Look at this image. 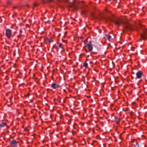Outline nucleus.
I'll return each instance as SVG.
<instances>
[{"mask_svg": "<svg viewBox=\"0 0 147 147\" xmlns=\"http://www.w3.org/2000/svg\"><path fill=\"white\" fill-rule=\"evenodd\" d=\"M75 1H74L73 3H71V4H69L68 6L70 8H73L74 11H77V5L75 4Z\"/></svg>", "mask_w": 147, "mask_h": 147, "instance_id": "nucleus-1", "label": "nucleus"}, {"mask_svg": "<svg viewBox=\"0 0 147 147\" xmlns=\"http://www.w3.org/2000/svg\"><path fill=\"white\" fill-rule=\"evenodd\" d=\"M108 19L111 22H113L114 24H115L116 25H117L118 26H119L120 24V22H119V20H113L112 19H111L110 18H109Z\"/></svg>", "mask_w": 147, "mask_h": 147, "instance_id": "nucleus-2", "label": "nucleus"}, {"mask_svg": "<svg viewBox=\"0 0 147 147\" xmlns=\"http://www.w3.org/2000/svg\"><path fill=\"white\" fill-rule=\"evenodd\" d=\"M18 143V142H17L16 140H13L10 142V145L13 147L16 146H17Z\"/></svg>", "mask_w": 147, "mask_h": 147, "instance_id": "nucleus-3", "label": "nucleus"}, {"mask_svg": "<svg viewBox=\"0 0 147 147\" xmlns=\"http://www.w3.org/2000/svg\"><path fill=\"white\" fill-rule=\"evenodd\" d=\"M11 34V31L9 29H7L6 30V36L8 38H9Z\"/></svg>", "mask_w": 147, "mask_h": 147, "instance_id": "nucleus-4", "label": "nucleus"}, {"mask_svg": "<svg viewBox=\"0 0 147 147\" xmlns=\"http://www.w3.org/2000/svg\"><path fill=\"white\" fill-rule=\"evenodd\" d=\"M141 37L144 39H147V30L144 32L143 34L141 35Z\"/></svg>", "mask_w": 147, "mask_h": 147, "instance_id": "nucleus-5", "label": "nucleus"}, {"mask_svg": "<svg viewBox=\"0 0 147 147\" xmlns=\"http://www.w3.org/2000/svg\"><path fill=\"white\" fill-rule=\"evenodd\" d=\"M136 75L138 78L140 79L142 76V73L141 71H139L136 73Z\"/></svg>", "mask_w": 147, "mask_h": 147, "instance_id": "nucleus-6", "label": "nucleus"}, {"mask_svg": "<svg viewBox=\"0 0 147 147\" xmlns=\"http://www.w3.org/2000/svg\"><path fill=\"white\" fill-rule=\"evenodd\" d=\"M125 28L126 29H128L131 31H133L134 30V29L132 28V25L130 24H128L126 26Z\"/></svg>", "mask_w": 147, "mask_h": 147, "instance_id": "nucleus-7", "label": "nucleus"}, {"mask_svg": "<svg viewBox=\"0 0 147 147\" xmlns=\"http://www.w3.org/2000/svg\"><path fill=\"white\" fill-rule=\"evenodd\" d=\"M85 46L88 48V51L89 52L93 50V45L92 44H88Z\"/></svg>", "mask_w": 147, "mask_h": 147, "instance_id": "nucleus-8", "label": "nucleus"}, {"mask_svg": "<svg viewBox=\"0 0 147 147\" xmlns=\"http://www.w3.org/2000/svg\"><path fill=\"white\" fill-rule=\"evenodd\" d=\"M51 86L53 89H55L57 88H59L60 86L56 84L55 83H53L51 84Z\"/></svg>", "mask_w": 147, "mask_h": 147, "instance_id": "nucleus-9", "label": "nucleus"}, {"mask_svg": "<svg viewBox=\"0 0 147 147\" xmlns=\"http://www.w3.org/2000/svg\"><path fill=\"white\" fill-rule=\"evenodd\" d=\"M105 37L106 39H107L109 40H110L112 39L111 37L108 34L106 35Z\"/></svg>", "mask_w": 147, "mask_h": 147, "instance_id": "nucleus-10", "label": "nucleus"}, {"mask_svg": "<svg viewBox=\"0 0 147 147\" xmlns=\"http://www.w3.org/2000/svg\"><path fill=\"white\" fill-rule=\"evenodd\" d=\"M43 3L52 2L53 0H42Z\"/></svg>", "mask_w": 147, "mask_h": 147, "instance_id": "nucleus-11", "label": "nucleus"}, {"mask_svg": "<svg viewBox=\"0 0 147 147\" xmlns=\"http://www.w3.org/2000/svg\"><path fill=\"white\" fill-rule=\"evenodd\" d=\"M7 123H5L3 122L0 124V127H3L4 126H6Z\"/></svg>", "mask_w": 147, "mask_h": 147, "instance_id": "nucleus-12", "label": "nucleus"}, {"mask_svg": "<svg viewBox=\"0 0 147 147\" xmlns=\"http://www.w3.org/2000/svg\"><path fill=\"white\" fill-rule=\"evenodd\" d=\"M115 119L117 123H119L120 121L119 118H118L116 117H115Z\"/></svg>", "mask_w": 147, "mask_h": 147, "instance_id": "nucleus-13", "label": "nucleus"}, {"mask_svg": "<svg viewBox=\"0 0 147 147\" xmlns=\"http://www.w3.org/2000/svg\"><path fill=\"white\" fill-rule=\"evenodd\" d=\"M60 3H61V1H63L65 2H69L68 0H58Z\"/></svg>", "mask_w": 147, "mask_h": 147, "instance_id": "nucleus-14", "label": "nucleus"}, {"mask_svg": "<svg viewBox=\"0 0 147 147\" xmlns=\"http://www.w3.org/2000/svg\"><path fill=\"white\" fill-rule=\"evenodd\" d=\"M83 65L84 67L86 68L88 67V64L86 63H84L83 64Z\"/></svg>", "mask_w": 147, "mask_h": 147, "instance_id": "nucleus-15", "label": "nucleus"}, {"mask_svg": "<svg viewBox=\"0 0 147 147\" xmlns=\"http://www.w3.org/2000/svg\"><path fill=\"white\" fill-rule=\"evenodd\" d=\"M133 146L134 147H139L137 143H136L135 145H134Z\"/></svg>", "mask_w": 147, "mask_h": 147, "instance_id": "nucleus-16", "label": "nucleus"}, {"mask_svg": "<svg viewBox=\"0 0 147 147\" xmlns=\"http://www.w3.org/2000/svg\"><path fill=\"white\" fill-rule=\"evenodd\" d=\"M82 14H86V11L84 10H82Z\"/></svg>", "mask_w": 147, "mask_h": 147, "instance_id": "nucleus-17", "label": "nucleus"}, {"mask_svg": "<svg viewBox=\"0 0 147 147\" xmlns=\"http://www.w3.org/2000/svg\"><path fill=\"white\" fill-rule=\"evenodd\" d=\"M62 44H60L59 45V48H61L62 49H63V47L62 46Z\"/></svg>", "mask_w": 147, "mask_h": 147, "instance_id": "nucleus-18", "label": "nucleus"}, {"mask_svg": "<svg viewBox=\"0 0 147 147\" xmlns=\"http://www.w3.org/2000/svg\"><path fill=\"white\" fill-rule=\"evenodd\" d=\"M34 4L35 7H37L39 5V4L37 3H34Z\"/></svg>", "mask_w": 147, "mask_h": 147, "instance_id": "nucleus-19", "label": "nucleus"}, {"mask_svg": "<svg viewBox=\"0 0 147 147\" xmlns=\"http://www.w3.org/2000/svg\"><path fill=\"white\" fill-rule=\"evenodd\" d=\"M122 133H121L119 135V138L120 139H122Z\"/></svg>", "mask_w": 147, "mask_h": 147, "instance_id": "nucleus-20", "label": "nucleus"}, {"mask_svg": "<svg viewBox=\"0 0 147 147\" xmlns=\"http://www.w3.org/2000/svg\"><path fill=\"white\" fill-rule=\"evenodd\" d=\"M48 41L50 43H51V42H52L53 41V40H50V39H49L48 40Z\"/></svg>", "mask_w": 147, "mask_h": 147, "instance_id": "nucleus-21", "label": "nucleus"}, {"mask_svg": "<svg viewBox=\"0 0 147 147\" xmlns=\"http://www.w3.org/2000/svg\"><path fill=\"white\" fill-rule=\"evenodd\" d=\"M57 100L59 101V102H61V98H59V99H57Z\"/></svg>", "mask_w": 147, "mask_h": 147, "instance_id": "nucleus-22", "label": "nucleus"}, {"mask_svg": "<svg viewBox=\"0 0 147 147\" xmlns=\"http://www.w3.org/2000/svg\"><path fill=\"white\" fill-rule=\"evenodd\" d=\"M22 30L21 29H20V33L21 34L22 33Z\"/></svg>", "mask_w": 147, "mask_h": 147, "instance_id": "nucleus-23", "label": "nucleus"}, {"mask_svg": "<svg viewBox=\"0 0 147 147\" xmlns=\"http://www.w3.org/2000/svg\"><path fill=\"white\" fill-rule=\"evenodd\" d=\"M134 47H132L131 48V50L132 51H134Z\"/></svg>", "mask_w": 147, "mask_h": 147, "instance_id": "nucleus-24", "label": "nucleus"}, {"mask_svg": "<svg viewBox=\"0 0 147 147\" xmlns=\"http://www.w3.org/2000/svg\"><path fill=\"white\" fill-rule=\"evenodd\" d=\"M92 41L91 40H90L89 41V43L88 44H92Z\"/></svg>", "mask_w": 147, "mask_h": 147, "instance_id": "nucleus-25", "label": "nucleus"}, {"mask_svg": "<svg viewBox=\"0 0 147 147\" xmlns=\"http://www.w3.org/2000/svg\"><path fill=\"white\" fill-rule=\"evenodd\" d=\"M55 48H56L57 49H58V47H57V46H56V47H55Z\"/></svg>", "mask_w": 147, "mask_h": 147, "instance_id": "nucleus-26", "label": "nucleus"}, {"mask_svg": "<svg viewBox=\"0 0 147 147\" xmlns=\"http://www.w3.org/2000/svg\"><path fill=\"white\" fill-rule=\"evenodd\" d=\"M90 63H92V61H90Z\"/></svg>", "mask_w": 147, "mask_h": 147, "instance_id": "nucleus-27", "label": "nucleus"}, {"mask_svg": "<svg viewBox=\"0 0 147 147\" xmlns=\"http://www.w3.org/2000/svg\"><path fill=\"white\" fill-rule=\"evenodd\" d=\"M86 53L88 51L87 50H86Z\"/></svg>", "mask_w": 147, "mask_h": 147, "instance_id": "nucleus-28", "label": "nucleus"}, {"mask_svg": "<svg viewBox=\"0 0 147 147\" xmlns=\"http://www.w3.org/2000/svg\"><path fill=\"white\" fill-rule=\"evenodd\" d=\"M54 46H53V47L52 48H54Z\"/></svg>", "mask_w": 147, "mask_h": 147, "instance_id": "nucleus-29", "label": "nucleus"}, {"mask_svg": "<svg viewBox=\"0 0 147 147\" xmlns=\"http://www.w3.org/2000/svg\"><path fill=\"white\" fill-rule=\"evenodd\" d=\"M109 1H111V0H109Z\"/></svg>", "mask_w": 147, "mask_h": 147, "instance_id": "nucleus-30", "label": "nucleus"}, {"mask_svg": "<svg viewBox=\"0 0 147 147\" xmlns=\"http://www.w3.org/2000/svg\"><path fill=\"white\" fill-rule=\"evenodd\" d=\"M104 19L105 20H106V19L105 18H104Z\"/></svg>", "mask_w": 147, "mask_h": 147, "instance_id": "nucleus-31", "label": "nucleus"}]
</instances>
